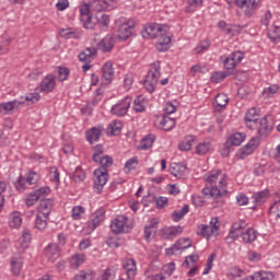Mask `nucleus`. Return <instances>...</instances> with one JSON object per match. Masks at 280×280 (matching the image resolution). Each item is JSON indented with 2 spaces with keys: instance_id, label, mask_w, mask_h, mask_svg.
Listing matches in <instances>:
<instances>
[{
  "instance_id": "1",
  "label": "nucleus",
  "mask_w": 280,
  "mask_h": 280,
  "mask_svg": "<svg viewBox=\"0 0 280 280\" xmlns=\"http://www.w3.org/2000/svg\"><path fill=\"white\" fill-rule=\"evenodd\" d=\"M203 179L211 186L201 190L203 198H213V207H222L224 205V196L229 194L226 187L229 186V176L222 170H213L208 172Z\"/></svg>"
},
{
  "instance_id": "2",
  "label": "nucleus",
  "mask_w": 280,
  "mask_h": 280,
  "mask_svg": "<svg viewBox=\"0 0 280 280\" xmlns=\"http://www.w3.org/2000/svg\"><path fill=\"white\" fill-rule=\"evenodd\" d=\"M161 80V61H155L150 65V69L144 80V89L148 93L156 91V85Z\"/></svg>"
},
{
  "instance_id": "3",
  "label": "nucleus",
  "mask_w": 280,
  "mask_h": 280,
  "mask_svg": "<svg viewBox=\"0 0 280 280\" xmlns=\"http://www.w3.org/2000/svg\"><path fill=\"white\" fill-rule=\"evenodd\" d=\"M135 222L131 218H128L124 214L117 215L110 223V230L113 233H130Z\"/></svg>"
},
{
  "instance_id": "4",
  "label": "nucleus",
  "mask_w": 280,
  "mask_h": 280,
  "mask_svg": "<svg viewBox=\"0 0 280 280\" xmlns=\"http://www.w3.org/2000/svg\"><path fill=\"white\" fill-rule=\"evenodd\" d=\"M234 3L247 19H250L261 5V0H234Z\"/></svg>"
},
{
  "instance_id": "5",
  "label": "nucleus",
  "mask_w": 280,
  "mask_h": 280,
  "mask_svg": "<svg viewBox=\"0 0 280 280\" xmlns=\"http://www.w3.org/2000/svg\"><path fill=\"white\" fill-rule=\"evenodd\" d=\"M170 27L163 24H149L144 27L141 35L143 38H160L163 34H167Z\"/></svg>"
},
{
  "instance_id": "6",
  "label": "nucleus",
  "mask_w": 280,
  "mask_h": 280,
  "mask_svg": "<svg viewBox=\"0 0 280 280\" xmlns=\"http://www.w3.org/2000/svg\"><path fill=\"white\" fill-rule=\"evenodd\" d=\"M220 229V221L218 218H212L209 224H200L197 228V234L201 235L206 240H210L211 235H215Z\"/></svg>"
},
{
  "instance_id": "7",
  "label": "nucleus",
  "mask_w": 280,
  "mask_h": 280,
  "mask_svg": "<svg viewBox=\"0 0 280 280\" xmlns=\"http://www.w3.org/2000/svg\"><path fill=\"white\" fill-rule=\"evenodd\" d=\"M132 104V97L126 96L116 102L110 108V114L115 117H126L128 115V110L130 105Z\"/></svg>"
},
{
  "instance_id": "8",
  "label": "nucleus",
  "mask_w": 280,
  "mask_h": 280,
  "mask_svg": "<svg viewBox=\"0 0 280 280\" xmlns=\"http://www.w3.org/2000/svg\"><path fill=\"white\" fill-rule=\"evenodd\" d=\"M154 126L155 128H159V130H165L167 132L170 130H174L176 127V119L170 116L161 115L155 118Z\"/></svg>"
},
{
  "instance_id": "9",
  "label": "nucleus",
  "mask_w": 280,
  "mask_h": 280,
  "mask_svg": "<svg viewBox=\"0 0 280 280\" xmlns=\"http://www.w3.org/2000/svg\"><path fill=\"white\" fill-rule=\"evenodd\" d=\"M257 148H259V139L257 138H252L248 143L238 149L236 152V159H246V156H250V154H253Z\"/></svg>"
},
{
  "instance_id": "10",
  "label": "nucleus",
  "mask_w": 280,
  "mask_h": 280,
  "mask_svg": "<svg viewBox=\"0 0 280 280\" xmlns=\"http://www.w3.org/2000/svg\"><path fill=\"white\" fill-rule=\"evenodd\" d=\"M242 60H244V52L236 50L223 59V67L228 71H233V69H235V67H237Z\"/></svg>"
},
{
  "instance_id": "11",
  "label": "nucleus",
  "mask_w": 280,
  "mask_h": 280,
  "mask_svg": "<svg viewBox=\"0 0 280 280\" xmlns=\"http://www.w3.org/2000/svg\"><path fill=\"white\" fill-rule=\"evenodd\" d=\"M80 21L85 30H93V18L91 16V8L86 3L80 7Z\"/></svg>"
},
{
  "instance_id": "12",
  "label": "nucleus",
  "mask_w": 280,
  "mask_h": 280,
  "mask_svg": "<svg viewBox=\"0 0 280 280\" xmlns=\"http://www.w3.org/2000/svg\"><path fill=\"white\" fill-rule=\"evenodd\" d=\"M104 218H106V211L104 209H98L92 213L91 221L88 222L89 233H93L104 222Z\"/></svg>"
},
{
  "instance_id": "13",
  "label": "nucleus",
  "mask_w": 280,
  "mask_h": 280,
  "mask_svg": "<svg viewBox=\"0 0 280 280\" xmlns=\"http://www.w3.org/2000/svg\"><path fill=\"white\" fill-rule=\"evenodd\" d=\"M254 128H256L259 137H268L272 130V125L268 121V116L256 120Z\"/></svg>"
},
{
  "instance_id": "14",
  "label": "nucleus",
  "mask_w": 280,
  "mask_h": 280,
  "mask_svg": "<svg viewBox=\"0 0 280 280\" xmlns=\"http://www.w3.org/2000/svg\"><path fill=\"white\" fill-rule=\"evenodd\" d=\"M187 248H191V240L179 238L172 247L166 249V255H176V253L187 250Z\"/></svg>"
},
{
  "instance_id": "15",
  "label": "nucleus",
  "mask_w": 280,
  "mask_h": 280,
  "mask_svg": "<svg viewBox=\"0 0 280 280\" xmlns=\"http://www.w3.org/2000/svg\"><path fill=\"white\" fill-rule=\"evenodd\" d=\"M132 32H135V22L128 20L120 24L118 28V38H120V40H128V38L132 36Z\"/></svg>"
},
{
  "instance_id": "16",
  "label": "nucleus",
  "mask_w": 280,
  "mask_h": 280,
  "mask_svg": "<svg viewBox=\"0 0 280 280\" xmlns=\"http://www.w3.org/2000/svg\"><path fill=\"white\" fill-rule=\"evenodd\" d=\"M243 229H246V222L244 221H236L232 224V228L226 236V241L231 244L235 242L240 235H242Z\"/></svg>"
},
{
  "instance_id": "17",
  "label": "nucleus",
  "mask_w": 280,
  "mask_h": 280,
  "mask_svg": "<svg viewBox=\"0 0 280 280\" xmlns=\"http://www.w3.org/2000/svg\"><path fill=\"white\" fill-rule=\"evenodd\" d=\"M56 89V77L54 74H47L39 83L40 93H51Z\"/></svg>"
},
{
  "instance_id": "18",
  "label": "nucleus",
  "mask_w": 280,
  "mask_h": 280,
  "mask_svg": "<svg viewBox=\"0 0 280 280\" xmlns=\"http://www.w3.org/2000/svg\"><path fill=\"white\" fill-rule=\"evenodd\" d=\"M94 185L95 187H104V185H106V183H108V170L105 168H96L94 171Z\"/></svg>"
},
{
  "instance_id": "19",
  "label": "nucleus",
  "mask_w": 280,
  "mask_h": 280,
  "mask_svg": "<svg viewBox=\"0 0 280 280\" xmlns=\"http://www.w3.org/2000/svg\"><path fill=\"white\" fill-rule=\"evenodd\" d=\"M258 115H259V109L256 107L249 108L245 114V124H246V127L249 128V130L255 129L254 125L257 121H259V119L256 118Z\"/></svg>"
},
{
  "instance_id": "20",
  "label": "nucleus",
  "mask_w": 280,
  "mask_h": 280,
  "mask_svg": "<svg viewBox=\"0 0 280 280\" xmlns=\"http://www.w3.org/2000/svg\"><path fill=\"white\" fill-rule=\"evenodd\" d=\"M23 106V101L13 100L5 103L0 104V113L2 115H8V113H11V110H15L21 108Z\"/></svg>"
},
{
  "instance_id": "21",
  "label": "nucleus",
  "mask_w": 280,
  "mask_h": 280,
  "mask_svg": "<svg viewBox=\"0 0 280 280\" xmlns=\"http://www.w3.org/2000/svg\"><path fill=\"white\" fill-rule=\"evenodd\" d=\"M32 242V233L28 229H24L21 237L18 240L16 248L19 250H25V248L30 247V243Z\"/></svg>"
},
{
  "instance_id": "22",
  "label": "nucleus",
  "mask_w": 280,
  "mask_h": 280,
  "mask_svg": "<svg viewBox=\"0 0 280 280\" xmlns=\"http://www.w3.org/2000/svg\"><path fill=\"white\" fill-rule=\"evenodd\" d=\"M183 233V228L180 225L177 226H166L162 229V237L163 240H173V237H178Z\"/></svg>"
},
{
  "instance_id": "23",
  "label": "nucleus",
  "mask_w": 280,
  "mask_h": 280,
  "mask_svg": "<svg viewBox=\"0 0 280 280\" xmlns=\"http://www.w3.org/2000/svg\"><path fill=\"white\" fill-rule=\"evenodd\" d=\"M113 78H115V68H113V62L107 61L102 68V80L110 83L113 82Z\"/></svg>"
},
{
  "instance_id": "24",
  "label": "nucleus",
  "mask_w": 280,
  "mask_h": 280,
  "mask_svg": "<svg viewBox=\"0 0 280 280\" xmlns=\"http://www.w3.org/2000/svg\"><path fill=\"white\" fill-rule=\"evenodd\" d=\"M45 256L47 257L48 261H51V264H54V261H56V259L60 257V247H58V245L54 243L49 244L45 248Z\"/></svg>"
},
{
  "instance_id": "25",
  "label": "nucleus",
  "mask_w": 280,
  "mask_h": 280,
  "mask_svg": "<svg viewBox=\"0 0 280 280\" xmlns=\"http://www.w3.org/2000/svg\"><path fill=\"white\" fill-rule=\"evenodd\" d=\"M93 161L94 163H100L98 170H108V167H113V158L108 155H98L93 154Z\"/></svg>"
},
{
  "instance_id": "26",
  "label": "nucleus",
  "mask_w": 280,
  "mask_h": 280,
  "mask_svg": "<svg viewBox=\"0 0 280 280\" xmlns=\"http://www.w3.org/2000/svg\"><path fill=\"white\" fill-rule=\"evenodd\" d=\"M269 198H270V190H268V189L255 192L252 196V199H253L254 203L256 205V207H261V205L267 202Z\"/></svg>"
},
{
  "instance_id": "27",
  "label": "nucleus",
  "mask_w": 280,
  "mask_h": 280,
  "mask_svg": "<svg viewBox=\"0 0 280 280\" xmlns=\"http://www.w3.org/2000/svg\"><path fill=\"white\" fill-rule=\"evenodd\" d=\"M124 270L125 275H127L129 278L135 279L137 276V261L132 258H127L124 264Z\"/></svg>"
},
{
  "instance_id": "28",
  "label": "nucleus",
  "mask_w": 280,
  "mask_h": 280,
  "mask_svg": "<svg viewBox=\"0 0 280 280\" xmlns=\"http://www.w3.org/2000/svg\"><path fill=\"white\" fill-rule=\"evenodd\" d=\"M171 174L176 178H184V176H187V165L184 163H174L171 166Z\"/></svg>"
},
{
  "instance_id": "29",
  "label": "nucleus",
  "mask_w": 280,
  "mask_h": 280,
  "mask_svg": "<svg viewBox=\"0 0 280 280\" xmlns=\"http://www.w3.org/2000/svg\"><path fill=\"white\" fill-rule=\"evenodd\" d=\"M51 209H54V200L52 199H43L39 203V214L44 215V218H49L51 213Z\"/></svg>"
},
{
  "instance_id": "30",
  "label": "nucleus",
  "mask_w": 280,
  "mask_h": 280,
  "mask_svg": "<svg viewBox=\"0 0 280 280\" xmlns=\"http://www.w3.org/2000/svg\"><path fill=\"white\" fill-rule=\"evenodd\" d=\"M95 56H97V48L88 47L85 50H83L79 55V60L81 62H91V60H93V58H95Z\"/></svg>"
},
{
  "instance_id": "31",
  "label": "nucleus",
  "mask_w": 280,
  "mask_h": 280,
  "mask_svg": "<svg viewBox=\"0 0 280 280\" xmlns=\"http://www.w3.org/2000/svg\"><path fill=\"white\" fill-rule=\"evenodd\" d=\"M171 43H172V37L167 35V33L163 34L161 37H159L156 43L158 51H167L170 49Z\"/></svg>"
},
{
  "instance_id": "32",
  "label": "nucleus",
  "mask_w": 280,
  "mask_h": 280,
  "mask_svg": "<svg viewBox=\"0 0 280 280\" xmlns=\"http://www.w3.org/2000/svg\"><path fill=\"white\" fill-rule=\"evenodd\" d=\"M115 47V38H113V35H106L100 43H98V49L101 51H110Z\"/></svg>"
},
{
  "instance_id": "33",
  "label": "nucleus",
  "mask_w": 280,
  "mask_h": 280,
  "mask_svg": "<svg viewBox=\"0 0 280 280\" xmlns=\"http://www.w3.org/2000/svg\"><path fill=\"white\" fill-rule=\"evenodd\" d=\"M85 261H86V255L74 254L71 256L69 260L70 268H72V270H78V268H80V266H82Z\"/></svg>"
},
{
  "instance_id": "34",
  "label": "nucleus",
  "mask_w": 280,
  "mask_h": 280,
  "mask_svg": "<svg viewBox=\"0 0 280 280\" xmlns=\"http://www.w3.org/2000/svg\"><path fill=\"white\" fill-rule=\"evenodd\" d=\"M85 137L89 143H95L100 141V138L102 137V129L97 127H93L86 131Z\"/></svg>"
},
{
  "instance_id": "35",
  "label": "nucleus",
  "mask_w": 280,
  "mask_h": 280,
  "mask_svg": "<svg viewBox=\"0 0 280 280\" xmlns=\"http://www.w3.org/2000/svg\"><path fill=\"white\" fill-rule=\"evenodd\" d=\"M244 139H246V135L242 132H236L230 136V138L226 141L228 148H231V145H242L244 143Z\"/></svg>"
},
{
  "instance_id": "36",
  "label": "nucleus",
  "mask_w": 280,
  "mask_h": 280,
  "mask_svg": "<svg viewBox=\"0 0 280 280\" xmlns=\"http://www.w3.org/2000/svg\"><path fill=\"white\" fill-rule=\"evenodd\" d=\"M11 270L14 277H19L21 275V270H23V258L22 257H12L11 258Z\"/></svg>"
},
{
  "instance_id": "37",
  "label": "nucleus",
  "mask_w": 280,
  "mask_h": 280,
  "mask_svg": "<svg viewBox=\"0 0 280 280\" xmlns=\"http://www.w3.org/2000/svg\"><path fill=\"white\" fill-rule=\"evenodd\" d=\"M275 276L270 271H257L245 280H273Z\"/></svg>"
},
{
  "instance_id": "38",
  "label": "nucleus",
  "mask_w": 280,
  "mask_h": 280,
  "mask_svg": "<svg viewBox=\"0 0 280 280\" xmlns=\"http://www.w3.org/2000/svg\"><path fill=\"white\" fill-rule=\"evenodd\" d=\"M93 279H95V271L91 269H83L79 271L77 275H74V277L72 278V280H93Z\"/></svg>"
},
{
  "instance_id": "39",
  "label": "nucleus",
  "mask_w": 280,
  "mask_h": 280,
  "mask_svg": "<svg viewBox=\"0 0 280 280\" xmlns=\"http://www.w3.org/2000/svg\"><path fill=\"white\" fill-rule=\"evenodd\" d=\"M241 237L245 244H252V242L257 240V231H255L253 228H249L241 234Z\"/></svg>"
},
{
  "instance_id": "40",
  "label": "nucleus",
  "mask_w": 280,
  "mask_h": 280,
  "mask_svg": "<svg viewBox=\"0 0 280 280\" xmlns=\"http://www.w3.org/2000/svg\"><path fill=\"white\" fill-rule=\"evenodd\" d=\"M268 38L271 40V43H280V26L273 24L268 30Z\"/></svg>"
},
{
  "instance_id": "41",
  "label": "nucleus",
  "mask_w": 280,
  "mask_h": 280,
  "mask_svg": "<svg viewBox=\"0 0 280 280\" xmlns=\"http://www.w3.org/2000/svg\"><path fill=\"white\" fill-rule=\"evenodd\" d=\"M139 166V158L133 156L130 158L124 166V172L125 174H130L132 171L137 170V167Z\"/></svg>"
},
{
  "instance_id": "42",
  "label": "nucleus",
  "mask_w": 280,
  "mask_h": 280,
  "mask_svg": "<svg viewBox=\"0 0 280 280\" xmlns=\"http://www.w3.org/2000/svg\"><path fill=\"white\" fill-rule=\"evenodd\" d=\"M14 187L16 191H20L22 194L25 191V189H30V184H27V179H25V176L20 175L19 178L14 182Z\"/></svg>"
},
{
  "instance_id": "43",
  "label": "nucleus",
  "mask_w": 280,
  "mask_h": 280,
  "mask_svg": "<svg viewBox=\"0 0 280 280\" xmlns=\"http://www.w3.org/2000/svg\"><path fill=\"white\" fill-rule=\"evenodd\" d=\"M211 148H212L211 142L209 141L200 142L196 147V154H198V156H205V154H207L211 150Z\"/></svg>"
},
{
  "instance_id": "44",
  "label": "nucleus",
  "mask_w": 280,
  "mask_h": 280,
  "mask_svg": "<svg viewBox=\"0 0 280 280\" xmlns=\"http://www.w3.org/2000/svg\"><path fill=\"white\" fill-rule=\"evenodd\" d=\"M189 213V205H185L180 210H175L172 214L174 222H180Z\"/></svg>"
},
{
  "instance_id": "45",
  "label": "nucleus",
  "mask_w": 280,
  "mask_h": 280,
  "mask_svg": "<svg viewBox=\"0 0 280 280\" xmlns=\"http://www.w3.org/2000/svg\"><path fill=\"white\" fill-rule=\"evenodd\" d=\"M133 110H136V113H143L145 110V97L140 95L135 98Z\"/></svg>"
},
{
  "instance_id": "46",
  "label": "nucleus",
  "mask_w": 280,
  "mask_h": 280,
  "mask_svg": "<svg viewBox=\"0 0 280 280\" xmlns=\"http://www.w3.org/2000/svg\"><path fill=\"white\" fill-rule=\"evenodd\" d=\"M198 8H202V0H187L185 12H196Z\"/></svg>"
},
{
  "instance_id": "47",
  "label": "nucleus",
  "mask_w": 280,
  "mask_h": 280,
  "mask_svg": "<svg viewBox=\"0 0 280 280\" xmlns=\"http://www.w3.org/2000/svg\"><path fill=\"white\" fill-rule=\"evenodd\" d=\"M95 24L101 30H106V27H108V25L110 24V18L106 14H101L96 18Z\"/></svg>"
},
{
  "instance_id": "48",
  "label": "nucleus",
  "mask_w": 280,
  "mask_h": 280,
  "mask_svg": "<svg viewBox=\"0 0 280 280\" xmlns=\"http://www.w3.org/2000/svg\"><path fill=\"white\" fill-rule=\"evenodd\" d=\"M194 144V136H187L178 145L182 152H188L191 150V145Z\"/></svg>"
},
{
  "instance_id": "49",
  "label": "nucleus",
  "mask_w": 280,
  "mask_h": 280,
  "mask_svg": "<svg viewBox=\"0 0 280 280\" xmlns=\"http://www.w3.org/2000/svg\"><path fill=\"white\" fill-rule=\"evenodd\" d=\"M47 220L48 218H45V215L38 213L35 219V228L38 231H45V229H47Z\"/></svg>"
},
{
  "instance_id": "50",
  "label": "nucleus",
  "mask_w": 280,
  "mask_h": 280,
  "mask_svg": "<svg viewBox=\"0 0 280 280\" xmlns=\"http://www.w3.org/2000/svg\"><path fill=\"white\" fill-rule=\"evenodd\" d=\"M154 135H149L144 137L140 142V150H150L152 145L154 144Z\"/></svg>"
},
{
  "instance_id": "51",
  "label": "nucleus",
  "mask_w": 280,
  "mask_h": 280,
  "mask_svg": "<svg viewBox=\"0 0 280 280\" xmlns=\"http://www.w3.org/2000/svg\"><path fill=\"white\" fill-rule=\"evenodd\" d=\"M24 178L26 179L27 185L32 187V185H36L38 180H40V175L34 171H31L24 176Z\"/></svg>"
},
{
  "instance_id": "52",
  "label": "nucleus",
  "mask_w": 280,
  "mask_h": 280,
  "mask_svg": "<svg viewBox=\"0 0 280 280\" xmlns=\"http://www.w3.org/2000/svg\"><path fill=\"white\" fill-rule=\"evenodd\" d=\"M84 213H86V209H84V207L74 206L72 208L71 218H72V220H82V218H84Z\"/></svg>"
},
{
  "instance_id": "53",
  "label": "nucleus",
  "mask_w": 280,
  "mask_h": 280,
  "mask_svg": "<svg viewBox=\"0 0 280 280\" xmlns=\"http://www.w3.org/2000/svg\"><path fill=\"white\" fill-rule=\"evenodd\" d=\"M38 100H40V94H38L37 92H34V93L27 94L26 96H22L18 101L23 102V105H25L26 102H30V104H36Z\"/></svg>"
},
{
  "instance_id": "54",
  "label": "nucleus",
  "mask_w": 280,
  "mask_h": 280,
  "mask_svg": "<svg viewBox=\"0 0 280 280\" xmlns=\"http://www.w3.org/2000/svg\"><path fill=\"white\" fill-rule=\"evenodd\" d=\"M49 179L51 183H55V185H60V172H58V167L51 166L49 168Z\"/></svg>"
},
{
  "instance_id": "55",
  "label": "nucleus",
  "mask_w": 280,
  "mask_h": 280,
  "mask_svg": "<svg viewBox=\"0 0 280 280\" xmlns=\"http://www.w3.org/2000/svg\"><path fill=\"white\" fill-rule=\"evenodd\" d=\"M5 191H8V183L0 182V213L3 211V207L5 205V196H3Z\"/></svg>"
},
{
  "instance_id": "56",
  "label": "nucleus",
  "mask_w": 280,
  "mask_h": 280,
  "mask_svg": "<svg viewBox=\"0 0 280 280\" xmlns=\"http://www.w3.org/2000/svg\"><path fill=\"white\" fill-rule=\"evenodd\" d=\"M215 104L218 108H224L229 104V96L224 93H220L215 96Z\"/></svg>"
},
{
  "instance_id": "57",
  "label": "nucleus",
  "mask_w": 280,
  "mask_h": 280,
  "mask_svg": "<svg viewBox=\"0 0 280 280\" xmlns=\"http://www.w3.org/2000/svg\"><path fill=\"white\" fill-rule=\"evenodd\" d=\"M92 10H95V12H104V10H108L106 7V2L104 0H94L91 2Z\"/></svg>"
},
{
  "instance_id": "58",
  "label": "nucleus",
  "mask_w": 280,
  "mask_h": 280,
  "mask_svg": "<svg viewBox=\"0 0 280 280\" xmlns=\"http://www.w3.org/2000/svg\"><path fill=\"white\" fill-rule=\"evenodd\" d=\"M229 75V73L222 71H218L212 73L211 75V82H214V84H220V82H223V80Z\"/></svg>"
},
{
  "instance_id": "59",
  "label": "nucleus",
  "mask_w": 280,
  "mask_h": 280,
  "mask_svg": "<svg viewBox=\"0 0 280 280\" xmlns=\"http://www.w3.org/2000/svg\"><path fill=\"white\" fill-rule=\"evenodd\" d=\"M209 47H211V43L209 42V39L202 40L195 48V52L202 54V52L207 51L209 49Z\"/></svg>"
},
{
  "instance_id": "60",
  "label": "nucleus",
  "mask_w": 280,
  "mask_h": 280,
  "mask_svg": "<svg viewBox=\"0 0 280 280\" xmlns=\"http://www.w3.org/2000/svg\"><path fill=\"white\" fill-rule=\"evenodd\" d=\"M174 270H176V264L175 262H168V264L164 265L163 268H162V272L166 277H172V275H174Z\"/></svg>"
},
{
  "instance_id": "61",
  "label": "nucleus",
  "mask_w": 280,
  "mask_h": 280,
  "mask_svg": "<svg viewBox=\"0 0 280 280\" xmlns=\"http://www.w3.org/2000/svg\"><path fill=\"white\" fill-rule=\"evenodd\" d=\"M38 200L39 198L34 190L33 192H30L28 196L26 197L25 205L26 207H34V205H36Z\"/></svg>"
},
{
  "instance_id": "62",
  "label": "nucleus",
  "mask_w": 280,
  "mask_h": 280,
  "mask_svg": "<svg viewBox=\"0 0 280 280\" xmlns=\"http://www.w3.org/2000/svg\"><path fill=\"white\" fill-rule=\"evenodd\" d=\"M72 178L74 183H83L84 178H86V175L80 167H77L75 172L72 175Z\"/></svg>"
},
{
  "instance_id": "63",
  "label": "nucleus",
  "mask_w": 280,
  "mask_h": 280,
  "mask_svg": "<svg viewBox=\"0 0 280 280\" xmlns=\"http://www.w3.org/2000/svg\"><path fill=\"white\" fill-rule=\"evenodd\" d=\"M70 70L68 68L65 67H59L58 68V78L60 82H65V80H67L70 75Z\"/></svg>"
},
{
  "instance_id": "64",
  "label": "nucleus",
  "mask_w": 280,
  "mask_h": 280,
  "mask_svg": "<svg viewBox=\"0 0 280 280\" xmlns=\"http://www.w3.org/2000/svg\"><path fill=\"white\" fill-rule=\"evenodd\" d=\"M34 191L40 200V198H45V197L49 196V194H51V188H49L48 186H44Z\"/></svg>"
}]
</instances>
